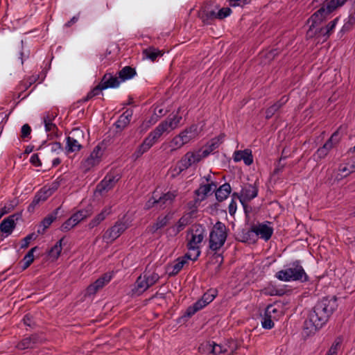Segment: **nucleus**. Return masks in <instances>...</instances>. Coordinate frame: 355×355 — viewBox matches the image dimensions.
<instances>
[{
    "instance_id": "obj_23",
    "label": "nucleus",
    "mask_w": 355,
    "mask_h": 355,
    "mask_svg": "<svg viewBox=\"0 0 355 355\" xmlns=\"http://www.w3.org/2000/svg\"><path fill=\"white\" fill-rule=\"evenodd\" d=\"M217 187L216 182L211 181L207 184L200 185V187L194 191V195L201 201H203L208 194L211 193Z\"/></svg>"
},
{
    "instance_id": "obj_31",
    "label": "nucleus",
    "mask_w": 355,
    "mask_h": 355,
    "mask_svg": "<svg viewBox=\"0 0 355 355\" xmlns=\"http://www.w3.org/2000/svg\"><path fill=\"white\" fill-rule=\"evenodd\" d=\"M14 218L15 215H12L1 221L0 223L1 232L6 234V235H9L12 232L14 228L15 227Z\"/></svg>"
},
{
    "instance_id": "obj_16",
    "label": "nucleus",
    "mask_w": 355,
    "mask_h": 355,
    "mask_svg": "<svg viewBox=\"0 0 355 355\" xmlns=\"http://www.w3.org/2000/svg\"><path fill=\"white\" fill-rule=\"evenodd\" d=\"M58 116V114L53 111H49L44 114L43 116V123L44 125L45 130L46 132H50L51 137H58V128L57 125L53 123V121Z\"/></svg>"
},
{
    "instance_id": "obj_22",
    "label": "nucleus",
    "mask_w": 355,
    "mask_h": 355,
    "mask_svg": "<svg viewBox=\"0 0 355 355\" xmlns=\"http://www.w3.org/2000/svg\"><path fill=\"white\" fill-rule=\"evenodd\" d=\"M338 20L339 19L338 17L335 18L334 20L331 21L328 24H327L324 27L316 29L314 34L315 35H318V37H323V40L326 41L329 37V36L334 33Z\"/></svg>"
},
{
    "instance_id": "obj_3",
    "label": "nucleus",
    "mask_w": 355,
    "mask_h": 355,
    "mask_svg": "<svg viewBox=\"0 0 355 355\" xmlns=\"http://www.w3.org/2000/svg\"><path fill=\"white\" fill-rule=\"evenodd\" d=\"M206 234L203 225L196 223L187 231V248L189 251L196 252L193 261H196L200 255V246Z\"/></svg>"
},
{
    "instance_id": "obj_2",
    "label": "nucleus",
    "mask_w": 355,
    "mask_h": 355,
    "mask_svg": "<svg viewBox=\"0 0 355 355\" xmlns=\"http://www.w3.org/2000/svg\"><path fill=\"white\" fill-rule=\"evenodd\" d=\"M227 231L225 225L220 221H218L209 233V248L215 252L213 256L216 261L219 263V266L223 262V257L217 252L224 245L227 237Z\"/></svg>"
},
{
    "instance_id": "obj_12",
    "label": "nucleus",
    "mask_w": 355,
    "mask_h": 355,
    "mask_svg": "<svg viewBox=\"0 0 355 355\" xmlns=\"http://www.w3.org/2000/svg\"><path fill=\"white\" fill-rule=\"evenodd\" d=\"M178 196V190L168 191V192L162 194V196H157L155 193H153V205H156V207L159 209H164L167 206L171 205L175 198Z\"/></svg>"
},
{
    "instance_id": "obj_38",
    "label": "nucleus",
    "mask_w": 355,
    "mask_h": 355,
    "mask_svg": "<svg viewBox=\"0 0 355 355\" xmlns=\"http://www.w3.org/2000/svg\"><path fill=\"white\" fill-rule=\"evenodd\" d=\"M206 306L207 304L202 299H200L197 302H196L192 306H190L187 309V311L184 315L186 317H191L196 312L201 310Z\"/></svg>"
},
{
    "instance_id": "obj_24",
    "label": "nucleus",
    "mask_w": 355,
    "mask_h": 355,
    "mask_svg": "<svg viewBox=\"0 0 355 355\" xmlns=\"http://www.w3.org/2000/svg\"><path fill=\"white\" fill-rule=\"evenodd\" d=\"M233 159L235 162L243 160L245 165L250 166L253 162L252 151L249 149L235 151L233 155Z\"/></svg>"
},
{
    "instance_id": "obj_5",
    "label": "nucleus",
    "mask_w": 355,
    "mask_h": 355,
    "mask_svg": "<svg viewBox=\"0 0 355 355\" xmlns=\"http://www.w3.org/2000/svg\"><path fill=\"white\" fill-rule=\"evenodd\" d=\"M327 1L328 0H314L315 2L322 1L323 3L322 6L312 14L308 19V22L311 23L309 29L307 31L308 35L311 36L313 29L325 21L333 12L327 3H324Z\"/></svg>"
},
{
    "instance_id": "obj_63",
    "label": "nucleus",
    "mask_w": 355,
    "mask_h": 355,
    "mask_svg": "<svg viewBox=\"0 0 355 355\" xmlns=\"http://www.w3.org/2000/svg\"><path fill=\"white\" fill-rule=\"evenodd\" d=\"M236 208H237L236 202L235 201V200L232 199V200L229 205V207H228L229 214L231 216H234L236 211Z\"/></svg>"
},
{
    "instance_id": "obj_51",
    "label": "nucleus",
    "mask_w": 355,
    "mask_h": 355,
    "mask_svg": "<svg viewBox=\"0 0 355 355\" xmlns=\"http://www.w3.org/2000/svg\"><path fill=\"white\" fill-rule=\"evenodd\" d=\"M150 148L146 144L145 142H142L138 148L136 149V150L132 154V157L137 159L139 157H140L144 153L147 152Z\"/></svg>"
},
{
    "instance_id": "obj_53",
    "label": "nucleus",
    "mask_w": 355,
    "mask_h": 355,
    "mask_svg": "<svg viewBox=\"0 0 355 355\" xmlns=\"http://www.w3.org/2000/svg\"><path fill=\"white\" fill-rule=\"evenodd\" d=\"M216 291H211V290H209L207 292H206L203 295L202 297H201V299L207 304H209L210 302H211L215 297H216Z\"/></svg>"
},
{
    "instance_id": "obj_41",
    "label": "nucleus",
    "mask_w": 355,
    "mask_h": 355,
    "mask_svg": "<svg viewBox=\"0 0 355 355\" xmlns=\"http://www.w3.org/2000/svg\"><path fill=\"white\" fill-rule=\"evenodd\" d=\"M166 131L168 130L162 122L148 134V136L155 141H157L158 139L162 135V134Z\"/></svg>"
},
{
    "instance_id": "obj_29",
    "label": "nucleus",
    "mask_w": 355,
    "mask_h": 355,
    "mask_svg": "<svg viewBox=\"0 0 355 355\" xmlns=\"http://www.w3.org/2000/svg\"><path fill=\"white\" fill-rule=\"evenodd\" d=\"M288 97L287 96H283L278 101L267 108L266 110V118L267 119L272 118V116L288 102Z\"/></svg>"
},
{
    "instance_id": "obj_44",
    "label": "nucleus",
    "mask_w": 355,
    "mask_h": 355,
    "mask_svg": "<svg viewBox=\"0 0 355 355\" xmlns=\"http://www.w3.org/2000/svg\"><path fill=\"white\" fill-rule=\"evenodd\" d=\"M191 223V216L190 214H184L176 223L175 225L177 228L181 232L188 225Z\"/></svg>"
},
{
    "instance_id": "obj_9",
    "label": "nucleus",
    "mask_w": 355,
    "mask_h": 355,
    "mask_svg": "<svg viewBox=\"0 0 355 355\" xmlns=\"http://www.w3.org/2000/svg\"><path fill=\"white\" fill-rule=\"evenodd\" d=\"M84 139V132L79 128L73 129L67 137L66 149L69 153L79 151L82 148L80 142Z\"/></svg>"
},
{
    "instance_id": "obj_62",
    "label": "nucleus",
    "mask_w": 355,
    "mask_h": 355,
    "mask_svg": "<svg viewBox=\"0 0 355 355\" xmlns=\"http://www.w3.org/2000/svg\"><path fill=\"white\" fill-rule=\"evenodd\" d=\"M30 162L32 165L38 167L42 166V162L37 153L33 154L30 158Z\"/></svg>"
},
{
    "instance_id": "obj_6",
    "label": "nucleus",
    "mask_w": 355,
    "mask_h": 355,
    "mask_svg": "<svg viewBox=\"0 0 355 355\" xmlns=\"http://www.w3.org/2000/svg\"><path fill=\"white\" fill-rule=\"evenodd\" d=\"M218 6H215L212 1H207L200 6L198 16L204 24H211L216 19V10Z\"/></svg>"
},
{
    "instance_id": "obj_48",
    "label": "nucleus",
    "mask_w": 355,
    "mask_h": 355,
    "mask_svg": "<svg viewBox=\"0 0 355 355\" xmlns=\"http://www.w3.org/2000/svg\"><path fill=\"white\" fill-rule=\"evenodd\" d=\"M148 288L153 286L159 279V275L156 272H152L150 274L144 273L143 275Z\"/></svg>"
},
{
    "instance_id": "obj_61",
    "label": "nucleus",
    "mask_w": 355,
    "mask_h": 355,
    "mask_svg": "<svg viewBox=\"0 0 355 355\" xmlns=\"http://www.w3.org/2000/svg\"><path fill=\"white\" fill-rule=\"evenodd\" d=\"M76 225L72 221L71 218H69L68 220H67L61 226V230L64 232H67L70 230L71 228H73Z\"/></svg>"
},
{
    "instance_id": "obj_42",
    "label": "nucleus",
    "mask_w": 355,
    "mask_h": 355,
    "mask_svg": "<svg viewBox=\"0 0 355 355\" xmlns=\"http://www.w3.org/2000/svg\"><path fill=\"white\" fill-rule=\"evenodd\" d=\"M90 216V213L89 211L85 209L79 210L77 212L74 213L70 218H71L72 221L77 225L80 221L84 220L85 218H87Z\"/></svg>"
},
{
    "instance_id": "obj_58",
    "label": "nucleus",
    "mask_w": 355,
    "mask_h": 355,
    "mask_svg": "<svg viewBox=\"0 0 355 355\" xmlns=\"http://www.w3.org/2000/svg\"><path fill=\"white\" fill-rule=\"evenodd\" d=\"M36 236L34 233L29 234L26 237H24L21 243V248H26L28 247L31 241L35 239Z\"/></svg>"
},
{
    "instance_id": "obj_1",
    "label": "nucleus",
    "mask_w": 355,
    "mask_h": 355,
    "mask_svg": "<svg viewBox=\"0 0 355 355\" xmlns=\"http://www.w3.org/2000/svg\"><path fill=\"white\" fill-rule=\"evenodd\" d=\"M338 307L336 296L326 297L320 300L310 313L309 318L304 322V329L313 333L321 328Z\"/></svg>"
},
{
    "instance_id": "obj_8",
    "label": "nucleus",
    "mask_w": 355,
    "mask_h": 355,
    "mask_svg": "<svg viewBox=\"0 0 355 355\" xmlns=\"http://www.w3.org/2000/svg\"><path fill=\"white\" fill-rule=\"evenodd\" d=\"M340 136L338 131H336L330 138L319 148L313 155V158L315 162H319L325 158L330 150L339 142Z\"/></svg>"
},
{
    "instance_id": "obj_35",
    "label": "nucleus",
    "mask_w": 355,
    "mask_h": 355,
    "mask_svg": "<svg viewBox=\"0 0 355 355\" xmlns=\"http://www.w3.org/2000/svg\"><path fill=\"white\" fill-rule=\"evenodd\" d=\"M142 54L146 58L154 62L158 57L162 56L164 53L157 48L149 46L143 50Z\"/></svg>"
},
{
    "instance_id": "obj_13",
    "label": "nucleus",
    "mask_w": 355,
    "mask_h": 355,
    "mask_svg": "<svg viewBox=\"0 0 355 355\" xmlns=\"http://www.w3.org/2000/svg\"><path fill=\"white\" fill-rule=\"evenodd\" d=\"M55 189L42 187L35 195L33 200L28 207V211L32 212L40 202L46 201L54 192Z\"/></svg>"
},
{
    "instance_id": "obj_59",
    "label": "nucleus",
    "mask_w": 355,
    "mask_h": 355,
    "mask_svg": "<svg viewBox=\"0 0 355 355\" xmlns=\"http://www.w3.org/2000/svg\"><path fill=\"white\" fill-rule=\"evenodd\" d=\"M31 126L27 123L23 125L21 128V137L22 139H26V138L28 137V136L31 135Z\"/></svg>"
},
{
    "instance_id": "obj_64",
    "label": "nucleus",
    "mask_w": 355,
    "mask_h": 355,
    "mask_svg": "<svg viewBox=\"0 0 355 355\" xmlns=\"http://www.w3.org/2000/svg\"><path fill=\"white\" fill-rule=\"evenodd\" d=\"M220 144V141L219 138H214L209 144L208 148L212 149L213 151L219 146Z\"/></svg>"
},
{
    "instance_id": "obj_27",
    "label": "nucleus",
    "mask_w": 355,
    "mask_h": 355,
    "mask_svg": "<svg viewBox=\"0 0 355 355\" xmlns=\"http://www.w3.org/2000/svg\"><path fill=\"white\" fill-rule=\"evenodd\" d=\"M253 225L250 230H243L238 234V240L242 243H254L257 241V236Z\"/></svg>"
},
{
    "instance_id": "obj_7",
    "label": "nucleus",
    "mask_w": 355,
    "mask_h": 355,
    "mask_svg": "<svg viewBox=\"0 0 355 355\" xmlns=\"http://www.w3.org/2000/svg\"><path fill=\"white\" fill-rule=\"evenodd\" d=\"M103 155V150L101 146L97 145L90 153L89 156L81 162V169L85 172H88L93 167L98 165L101 162Z\"/></svg>"
},
{
    "instance_id": "obj_60",
    "label": "nucleus",
    "mask_w": 355,
    "mask_h": 355,
    "mask_svg": "<svg viewBox=\"0 0 355 355\" xmlns=\"http://www.w3.org/2000/svg\"><path fill=\"white\" fill-rule=\"evenodd\" d=\"M180 232V231L177 228V227L175 225L169 227L166 230V234L168 237H174L177 236Z\"/></svg>"
},
{
    "instance_id": "obj_56",
    "label": "nucleus",
    "mask_w": 355,
    "mask_h": 355,
    "mask_svg": "<svg viewBox=\"0 0 355 355\" xmlns=\"http://www.w3.org/2000/svg\"><path fill=\"white\" fill-rule=\"evenodd\" d=\"M37 249V247L35 246L34 248H32L28 252V253L24 256V257L23 258V261H25L26 263H27L28 264L31 265L33 261H34V255H33V253L34 252H35Z\"/></svg>"
},
{
    "instance_id": "obj_33",
    "label": "nucleus",
    "mask_w": 355,
    "mask_h": 355,
    "mask_svg": "<svg viewBox=\"0 0 355 355\" xmlns=\"http://www.w3.org/2000/svg\"><path fill=\"white\" fill-rule=\"evenodd\" d=\"M38 341V336L36 334L31 335L21 340L17 345L19 349L24 350L26 349L33 348L35 343Z\"/></svg>"
},
{
    "instance_id": "obj_4",
    "label": "nucleus",
    "mask_w": 355,
    "mask_h": 355,
    "mask_svg": "<svg viewBox=\"0 0 355 355\" xmlns=\"http://www.w3.org/2000/svg\"><path fill=\"white\" fill-rule=\"evenodd\" d=\"M275 277L283 282L300 281L304 282L308 280V276L298 261L290 264L288 268L277 272Z\"/></svg>"
},
{
    "instance_id": "obj_52",
    "label": "nucleus",
    "mask_w": 355,
    "mask_h": 355,
    "mask_svg": "<svg viewBox=\"0 0 355 355\" xmlns=\"http://www.w3.org/2000/svg\"><path fill=\"white\" fill-rule=\"evenodd\" d=\"M232 12V10L230 8H222L221 9H219L218 12L216 11V19H218L220 20L224 19L230 16Z\"/></svg>"
},
{
    "instance_id": "obj_40",
    "label": "nucleus",
    "mask_w": 355,
    "mask_h": 355,
    "mask_svg": "<svg viewBox=\"0 0 355 355\" xmlns=\"http://www.w3.org/2000/svg\"><path fill=\"white\" fill-rule=\"evenodd\" d=\"M60 210V207L57 208L52 212L51 214L48 215L45 217L42 221V225L43 226V230H45L47 229L51 223L56 219L57 216L58 214L59 211Z\"/></svg>"
},
{
    "instance_id": "obj_54",
    "label": "nucleus",
    "mask_w": 355,
    "mask_h": 355,
    "mask_svg": "<svg viewBox=\"0 0 355 355\" xmlns=\"http://www.w3.org/2000/svg\"><path fill=\"white\" fill-rule=\"evenodd\" d=\"M231 7L241 6L250 4L252 0H226Z\"/></svg>"
},
{
    "instance_id": "obj_15",
    "label": "nucleus",
    "mask_w": 355,
    "mask_h": 355,
    "mask_svg": "<svg viewBox=\"0 0 355 355\" xmlns=\"http://www.w3.org/2000/svg\"><path fill=\"white\" fill-rule=\"evenodd\" d=\"M200 162V156L197 151L187 152L180 159L178 163L179 173L187 170L193 164H197Z\"/></svg>"
},
{
    "instance_id": "obj_25",
    "label": "nucleus",
    "mask_w": 355,
    "mask_h": 355,
    "mask_svg": "<svg viewBox=\"0 0 355 355\" xmlns=\"http://www.w3.org/2000/svg\"><path fill=\"white\" fill-rule=\"evenodd\" d=\"M173 218V214L168 213L164 216H159L156 222L149 227L150 232L155 234L158 230L166 227Z\"/></svg>"
},
{
    "instance_id": "obj_19",
    "label": "nucleus",
    "mask_w": 355,
    "mask_h": 355,
    "mask_svg": "<svg viewBox=\"0 0 355 355\" xmlns=\"http://www.w3.org/2000/svg\"><path fill=\"white\" fill-rule=\"evenodd\" d=\"M258 188L251 184H245L241 191V203L245 207L246 202H249L257 196Z\"/></svg>"
},
{
    "instance_id": "obj_30",
    "label": "nucleus",
    "mask_w": 355,
    "mask_h": 355,
    "mask_svg": "<svg viewBox=\"0 0 355 355\" xmlns=\"http://www.w3.org/2000/svg\"><path fill=\"white\" fill-rule=\"evenodd\" d=\"M148 288V284L145 278L142 275H139L135 284L134 288L132 289V295H140Z\"/></svg>"
},
{
    "instance_id": "obj_36",
    "label": "nucleus",
    "mask_w": 355,
    "mask_h": 355,
    "mask_svg": "<svg viewBox=\"0 0 355 355\" xmlns=\"http://www.w3.org/2000/svg\"><path fill=\"white\" fill-rule=\"evenodd\" d=\"M118 74V78L121 83L132 78L137 74V72L134 68L130 66H125L119 71Z\"/></svg>"
},
{
    "instance_id": "obj_21",
    "label": "nucleus",
    "mask_w": 355,
    "mask_h": 355,
    "mask_svg": "<svg viewBox=\"0 0 355 355\" xmlns=\"http://www.w3.org/2000/svg\"><path fill=\"white\" fill-rule=\"evenodd\" d=\"M133 112L131 110L125 111L114 123L116 128V132L121 133L130 123Z\"/></svg>"
},
{
    "instance_id": "obj_26",
    "label": "nucleus",
    "mask_w": 355,
    "mask_h": 355,
    "mask_svg": "<svg viewBox=\"0 0 355 355\" xmlns=\"http://www.w3.org/2000/svg\"><path fill=\"white\" fill-rule=\"evenodd\" d=\"M100 83L103 86V88H104V89H106L108 88L118 87L121 83V81L119 80L118 77L114 76L110 73H106L102 77Z\"/></svg>"
},
{
    "instance_id": "obj_55",
    "label": "nucleus",
    "mask_w": 355,
    "mask_h": 355,
    "mask_svg": "<svg viewBox=\"0 0 355 355\" xmlns=\"http://www.w3.org/2000/svg\"><path fill=\"white\" fill-rule=\"evenodd\" d=\"M347 0H331L327 1V4L334 12L337 8L342 6Z\"/></svg>"
},
{
    "instance_id": "obj_37",
    "label": "nucleus",
    "mask_w": 355,
    "mask_h": 355,
    "mask_svg": "<svg viewBox=\"0 0 355 355\" xmlns=\"http://www.w3.org/2000/svg\"><path fill=\"white\" fill-rule=\"evenodd\" d=\"M182 120V116L178 114H174L172 117H168L162 123L165 126L167 130H174L178 128L179 123Z\"/></svg>"
},
{
    "instance_id": "obj_18",
    "label": "nucleus",
    "mask_w": 355,
    "mask_h": 355,
    "mask_svg": "<svg viewBox=\"0 0 355 355\" xmlns=\"http://www.w3.org/2000/svg\"><path fill=\"white\" fill-rule=\"evenodd\" d=\"M269 222H266L263 223H259L257 225H253L254 232H255V235L257 236V239L258 237L263 239L266 241H268L270 239L272 234H273V228L269 225Z\"/></svg>"
},
{
    "instance_id": "obj_39",
    "label": "nucleus",
    "mask_w": 355,
    "mask_h": 355,
    "mask_svg": "<svg viewBox=\"0 0 355 355\" xmlns=\"http://www.w3.org/2000/svg\"><path fill=\"white\" fill-rule=\"evenodd\" d=\"M343 348V338L337 337L331 344L327 354L326 355H336L341 352Z\"/></svg>"
},
{
    "instance_id": "obj_17",
    "label": "nucleus",
    "mask_w": 355,
    "mask_h": 355,
    "mask_svg": "<svg viewBox=\"0 0 355 355\" xmlns=\"http://www.w3.org/2000/svg\"><path fill=\"white\" fill-rule=\"evenodd\" d=\"M189 259L193 260V258L189 253H187L184 256L176 259L173 263L167 266L166 270L168 275L171 277L176 275Z\"/></svg>"
},
{
    "instance_id": "obj_49",
    "label": "nucleus",
    "mask_w": 355,
    "mask_h": 355,
    "mask_svg": "<svg viewBox=\"0 0 355 355\" xmlns=\"http://www.w3.org/2000/svg\"><path fill=\"white\" fill-rule=\"evenodd\" d=\"M354 166H355L354 162L352 164H340L339 166L338 171L341 173L342 176L346 177L355 171V168H354Z\"/></svg>"
},
{
    "instance_id": "obj_57",
    "label": "nucleus",
    "mask_w": 355,
    "mask_h": 355,
    "mask_svg": "<svg viewBox=\"0 0 355 355\" xmlns=\"http://www.w3.org/2000/svg\"><path fill=\"white\" fill-rule=\"evenodd\" d=\"M201 202L202 201L200 199L195 196L193 200H191L187 203V207L189 210H191V212H194L196 211Z\"/></svg>"
},
{
    "instance_id": "obj_10",
    "label": "nucleus",
    "mask_w": 355,
    "mask_h": 355,
    "mask_svg": "<svg viewBox=\"0 0 355 355\" xmlns=\"http://www.w3.org/2000/svg\"><path fill=\"white\" fill-rule=\"evenodd\" d=\"M127 229L128 225L125 222L117 220L113 226L106 230L103 236V239L107 243H112Z\"/></svg>"
},
{
    "instance_id": "obj_47",
    "label": "nucleus",
    "mask_w": 355,
    "mask_h": 355,
    "mask_svg": "<svg viewBox=\"0 0 355 355\" xmlns=\"http://www.w3.org/2000/svg\"><path fill=\"white\" fill-rule=\"evenodd\" d=\"M274 321H275V320H274L270 315L264 312V315L261 320L262 327L266 329H271L274 327Z\"/></svg>"
},
{
    "instance_id": "obj_32",
    "label": "nucleus",
    "mask_w": 355,
    "mask_h": 355,
    "mask_svg": "<svg viewBox=\"0 0 355 355\" xmlns=\"http://www.w3.org/2000/svg\"><path fill=\"white\" fill-rule=\"evenodd\" d=\"M231 186L229 183H225L220 186L215 191L216 198L219 202H223L227 198L231 193Z\"/></svg>"
},
{
    "instance_id": "obj_45",
    "label": "nucleus",
    "mask_w": 355,
    "mask_h": 355,
    "mask_svg": "<svg viewBox=\"0 0 355 355\" xmlns=\"http://www.w3.org/2000/svg\"><path fill=\"white\" fill-rule=\"evenodd\" d=\"M103 90H104V88H103V86L99 83L98 85H96L92 90H90L87 93V96L81 100L82 102L88 101L92 98L99 95Z\"/></svg>"
},
{
    "instance_id": "obj_43",
    "label": "nucleus",
    "mask_w": 355,
    "mask_h": 355,
    "mask_svg": "<svg viewBox=\"0 0 355 355\" xmlns=\"http://www.w3.org/2000/svg\"><path fill=\"white\" fill-rule=\"evenodd\" d=\"M64 239H60L51 248L49 252V255L50 257L53 258L54 259H57L62 251V243Z\"/></svg>"
},
{
    "instance_id": "obj_46",
    "label": "nucleus",
    "mask_w": 355,
    "mask_h": 355,
    "mask_svg": "<svg viewBox=\"0 0 355 355\" xmlns=\"http://www.w3.org/2000/svg\"><path fill=\"white\" fill-rule=\"evenodd\" d=\"M265 312L267 314L270 315L275 321L278 320L279 317L282 315V311L280 309L272 304H270L266 307Z\"/></svg>"
},
{
    "instance_id": "obj_34",
    "label": "nucleus",
    "mask_w": 355,
    "mask_h": 355,
    "mask_svg": "<svg viewBox=\"0 0 355 355\" xmlns=\"http://www.w3.org/2000/svg\"><path fill=\"white\" fill-rule=\"evenodd\" d=\"M111 207L104 208L101 213L96 216L89 223L88 226L90 229L96 227L99 225L105 218L111 214Z\"/></svg>"
},
{
    "instance_id": "obj_11",
    "label": "nucleus",
    "mask_w": 355,
    "mask_h": 355,
    "mask_svg": "<svg viewBox=\"0 0 355 355\" xmlns=\"http://www.w3.org/2000/svg\"><path fill=\"white\" fill-rule=\"evenodd\" d=\"M119 177L118 175L112 173L107 174L104 178L97 184L95 193H98L101 196L104 195L110 191L119 181Z\"/></svg>"
},
{
    "instance_id": "obj_28",
    "label": "nucleus",
    "mask_w": 355,
    "mask_h": 355,
    "mask_svg": "<svg viewBox=\"0 0 355 355\" xmlns=\"http://www.w3.org/2000/svg\"><path fill=\"white\" fill-rule=\"evenodd\" d=\"M184 143L187 144L198 135V125L192 124L180 133Z\"/></svg>"
},
{
    "instance_id": "obj_50",
    "label": "nucleus",
    "mask_w": 355,
    "mask_h": 355,
    "mask_svg": "<svg viewBox=\"0 0 355 355\" xmlns=\"http://www.w3.org/2000/svg\"><path fill=\"white\" fill-rule=\"evenodd\" d=\"M184 144V141H183L182 138L181 137L180 135H176L171 141L170 143V147L171 148L172 150H175L177 149L180 148L182 146H183Z\"/></svg>"
},
{
    "instance_id": "obj_20",
    "label": "nucleus",
    "mask_w": 355,
    "mask_h": 355,
    "mask_svg": "<svg viewBox=\"0 0 355 355\" xmlns=\"http://www.w3.org/2000/svg\"><path fill=\"white\" fill-rule=\"evenodd\" d=\"M199 352L202 354H212L213 355H219L226 352V349L220 345L215 344L214 342H205L199 347Z\"/></svg>"
},
{
    "instance_id": "obj_14",
    "label": "nucleus",
    "mask_w": 355,
    "mask_h": 355,
    "mask_svg": "<svg viewBox=\"0 0 355 355\" xmlns=\"http://www.w3.org/2000/svg\"><path fill=\"white\" fill-rule=\"evenodd\" d=\"M112 276L110 273H105L94 283L87 286L85 291V296L95 295L99 290L102 289L112 279Z\"/></svg>"
}]
</instances>
